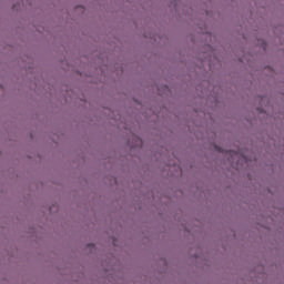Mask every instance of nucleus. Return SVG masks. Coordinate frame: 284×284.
<instances>
[{
  "instance_id": "nucleus-1",
  "label": "nucleus",
  "mask_w": 284,
  "mask_h": 284,
  "mask_svg": "<svg viewBox=\"0 0 284 284\" xmlns=\"http://www.w3.org/2000/svg\"><path fill=\"white\" fill-rule=\"evenodd\" d=\"M226 156H231V159H236V156H239V153H236L235 151H229L226 152Z\"/></svg>"
},
{
  "instance_id": "nucleus-2",
  "label": "nucleus",
  "mask_w": 284,
  "mask_h": 284,
  "mask_svg": "<svg viewBox=\"0 0 284 284\" xmlns=\"http://www.w3.org/2000/svg\"><path fill=\"white\" fill-rule=\"evenodd\" d=\"M216 152H223V149L215 146Z\"/></svg>"
}]
</instances>
